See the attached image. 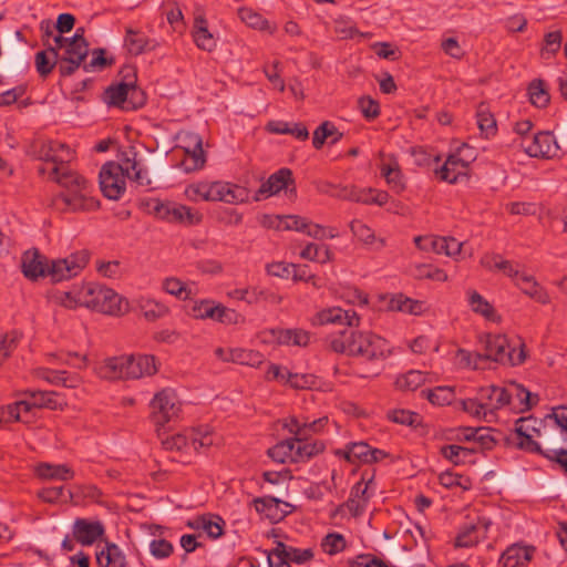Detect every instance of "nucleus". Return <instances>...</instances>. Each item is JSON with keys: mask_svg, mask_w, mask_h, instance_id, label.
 I'll list each match as a JSON object with an SVG mask.
<instances>
[{"mask_svg": "<svg viewBox=\"0 0 567 567\" xmlns=\"http://www.w3.org/2000/svg\"><path fill=\"white\" fill-rule=\"evenodd\" d=\"M312 323L319 326L339 323L349 327L329 338V348L337 353L361 358L369 362L385 360L392 353L389 342L382 337L370 331L353 329L360 324V317L354 310H344L340 307L323 309L313 317Z\"/></svg>", "mask_w": 567, "mask_h": 567, "instance_id": "1", "label": "nucleus"}, {"mask_svg": "<svg viewBox=\"0 0 567 567\" xmlns=\"http://www.w3.org/2000/svg\"><path fill=\"white\" fill-rule=\"evenodd\" d=\"M134 147L123 153L122 163L107 162L100 171V187L105 197L117 200L125 192L128 177L141 186H150L148 172L141 167Z\"/></svg>", "mask_w": 567, "mask_h": 567, "instance_id": "2", "label": "nucleus"}, {"mask_svg": "<svg viewBox=\"0 0 567 567\" xmlns=\"http://www.w3.org/2000/svg\"><path fill=\"white\" fill-rule=\"evenodd\" d=\"M62 303L68 308L83 306L106 315H118L123 310V299L118 293L93 282L65 292Z\"/></svg>", "mask_w": 567, "mask_h": 567, "instance_id": "3", "label": "nucleus"}, {"mask_svg": "<svg viewBox=\"0 0 567 567\" xmlns=\"http://www.w3.org/2000/svg\"><path fill=\"white\" fill-rule=\"evenodd\" d=\"M55 182L65 190L59 195L72 212H91L99 208V200L91 197L86 179L65 165H55L52 171Z\"/></svg>", "mask_w": 567, "mask_h": 567, "instance_id": "4", "label": "nucleus"}, {"mask_svg": "<svg viewBox=\"0 0 567 567\" xmlns=\"http://www.w3.org/2000/svg\"><path fill=\"white\" fill-rule=\"evenodd\" d=\"M484 360H493L503 365H519L526 360L525 343L520 338H508L505 334H487L485 337Z\"/></svg>", "mask_w": 567, "mask_h": 567, "instance_id": "5", "label": "nucleus"}, {"mask_svg": "<svg viewBox=\"0 0 567 567\" xmlns=\"http://www.w3.org/2000/svg\"><path fill=\"white\" fill-rule=\"evenodd\" d=\"M150 408L152 421L158 426H164L178 416L181 402L175 391L166 388L155 393Z\"/></svg>", "mask_w": 567, "mask_h": 567, "instance_id": "6", "label": "nucleus"}, {"mask_svg": "<svg viewBox=\"0 0 567 567\" xmlns=\"http://www.w3.org/2000/svg\"><path fill=\"white\" fill-rule=\"evenodd\" d=\"M59 401V395L53 391H27L24 399L17 401L13 405L7 408L8 420L20 421L19 410L24 406L25 411H31L33 408H47L56 410L62 406Z\"/></svg>", "mask_w": 567, "mask_h": 567, "instance_id": "7", "label": "nucleus"}, {"mask_svg": "<svg viewBox=\"0 0 567 567\" xmlns=\"http://www.w3.org/2000/svg\"><path fill=\"white\" fill-rule=\"evenodd\" d=\"M537 421L532 417H520L515 423V433L519 449L538 453L544 447L545 437H551L546 431L542 432L535 426Z\"/></svg>", "mask_w": 567, "mask_h": 567, "instance_id": "8", "label": "nucleus"}, {"mask_svg": "<svg viewBox=\"0 0 567 567\" xmlns=\"http://www.w3.org/2000/svg\"><path fill=\"white\" fill-rule=\"evenodd\" d=\"M89 53V43L78 38H70L59 56V72L62 76L73 74L85 60Z\"/></svg>", "mask_w": 567, "mask_h": 567, "instance_id": "9", "label": "nucleus"}, {"mask_svg": "<svg viewBox=\"0 0 567 567\" xmlns=\"http://www.w3.org/2000/svg\"><path fill=\"white\" fill-rule=\"evenodd\" d=\"M519 146L530 157L551 158L558 155L559 145L553 133L545 131L538 132L532 138H524Z\"/></svg>", "mask_w": 567, "mask_h": 567, "instance_id": "10", "label": "nucleus"}, {"mask_svg": "<svg viewBox=\"0 0 567 567\" xmlns=\"http://www.w3.org/2000/svg\"><path fill=\"white\" fill-rule=\"evenodd\" d=\"M193 316L197 319H213L226 324L238 322L240 315L220 303L212 300H202L193 307Z\"/></svg>", "mask_w": 567, "mask_h": 567, "instance_id": "11", "label": "nucleus"}, {"mask_svg": "<svg viewBox=\"0 0 567 567\" xmlns=\"http://www.w3.org/2000/svg\"><path fill=\"white\" fill-rule=\"evenodd\" d=\"M138 95L133 102L134 106H143L145 103L144 93L137 89L133 83H118L117 85L109 86L104 92V100L107 104L118 106L123 110H130L127 104L128 95Z\"/></svg>", "mask_w": 567, "mask_h": 567, "instance_id": "12", "label": "nucleus"}, {"mask_svg": "<svg viewBox=\"0 0 567 567\" xmlns=\"http://www.w3.org/2000/svg\"><path fill=\"white\" fill-rule=\"evenodd\" d=\"M290 184H293L292 172L289 168H280L260 185L252 199L259 202L275 196Z\"/></svg>", "mask_w": 567, "mask_h": 567, "instance_id": "13", "label": "nucleus"}, {"mask_svg": "<svg viewBox=\"0 0 567 567\" xmlns=\"http://www.w3.org/2000/svg\"><path fill=\"white\" fill-rule=\"evenodd\" d=\"M104 533V525L100 520L76 518L73 523V537L84 546L94 544Z\"/></svg>", "mask_w": 567, "mask_h": 567, "instance_id": "14", "label": "nucleus"}, {"mask_svg": "<svg viewBox=\"0 0 567 567\" xmlns=\"http://www.w3.org/2000/svg\"><path fill=\"white\" fill-rule=\"evenodd\" d=\"M215 202H224L229 205L248 203L250 192L247 187L229 183L215 182Z\"/></svg>", "mask_w": 567, "mask_h": 567, "instance_id": "15", "label": "nucleus"}, {"mask_svg": "<svg viewBox=\"0 0 567 567\" xmlns=\"http://www.w3.org/2000/svg\"><path fill=\"white\" fill-rule=\"evenodd\" d=\"M489 522L485 518H477L476 522L464 525L455 538L456 547H472L486 537Z\"/></svg>", "mask_w": 567, "mask_h": 567, "instance_id": "16", "label": "nucleus"}, {"mask_svg": "<svg viewBox=\"0 0 567 567\" xmlns=\"http://www.w3.org/2000/svg\"><path fill=\"white\" fill-rule=\"evenodd\" d=\"M126 375L128 379H141L154 375L157 372L156 359L151 354L126 355Z\"/></svg>", "mask_w": 567, "mask_h": 567, "instance_id": "17", "label": "nucleus"}, {"mask_svg": "<svg viewBox=\"0 0 567 567\" xmlns=\"http://www.w3.org/2000/svg\"><path fill=\"white\" fill-rule=\"evenodd\" d=\"M186 526L206 533L210 539H218L224 534L225 520L214 514H204L189 519Z\"/></svg>", "mask_w": 567, "mask_h": 567, "instance_id": "18", "label": "nucleus"}, {"mask_svg": "<svg viewBox=\"0 0 567 567\" xmlns=\"http://www.w3.org/2000/svg\"><path fill=\"white\" fill-rule=\"evenodd\" d=\"M124 45L132 55L154 51L159 47L156 39H151L137 30L127 29L124 39Z\"/></svg>", "mask_w": 567, "mask_h": 567, "instance_id": "19", "label": "nucleus"}, {"mask_svg": "<svg viewBox=\"0 0 567 567\" xmlns=\"http://www.w3.org/2000/svg\"><path fill=\"white\" fill-rule=\"evenodd\" d=\"M126 355L107 358L96 367V374L105 380L128 379L126 375Z\"/></svg>", "mask_w": 567, "mask_h": 567, "instance_id": "20", "label": "nucleus"}, {"mask_svg": "<svg viewBox=\"0 0 567 567\" xmlns=\"http://www.w3.org/2000/svg\"><path fill=\"white\" fill-rule=\"evenodd\" d=\"M207 20L202 13L195 16L192 35L195 44L204 51L212 52L216 49L217 42L208 30Z\"/></svg>", "mask_w": 567, "mask_h": 567, "instance_id": "21", "label": "nucleus"}, {"mask_svg": "<svg viewBox=\"0 0 567 567\" xmlns=\"http://www.w3.org/2000/svg\"><path fill=\"white\" fill-rule=\"evenodd\" d=\"M533 554L532 547L512 545L501 556L499 567H527Z\"/></svg>", "mask_w": 567, "mask_h": 567, "instance_id": "22", "label": "nucleus"}, {"mask_svg": "<svg viewBox=\"0 0 567 567\" xmlns=\"http://www.w3.org/2000/svg\"><path fill=\"white\" fill-rule=\"evenodd\" d=\"M538 454L558 464L567 474V444L563 443L559 439L546 436L544 447Z\"/></svg>", "mask_w": 567, "mask_h": 567, "instance_id": "23", "label": "nucleus"}, {"mask_svg": "<svg viewBox=\"0 0 567 567\" xmlns=\"http://www.w3.org/2000/svg\"><path fill=\"white\" fill-rule=\"evenodd\" d=\"M49 264L38 251H27L22 257V272L27 278L48 276Z\"/></svg>", "mask_w": 567, "mask_h": 567, "instance_id": "24", "label": "nucleus"}, {"mask_svg": "<svg viewBox=\"0 0 567 567\" xmlns=\"http://www.w3.org/2000/svg\"><path fill=\"white\" fill-rule=\"evenodd\" d=\"M388 308L392 311H401L414 316H420L429 310L425 301L414 300L402 293L391 297Z\"/></svg>", "mask_w": 567, "mask_h": 567, "instance_id": "25", "label": "nucleus"}, {"mask_svg": "<svg viewBox=\"0 0 567 567\" xmlns=\"http://www.w3.org/2000/svg\"><path fill=\"white\" fill-rule=\"evenodd\" d=\"M189 144L185 146L186 158L184 161L186 171H196L204 166L205 156L203 151L202 138L197 134L188 135Z\"/></svg>", "mask_w": 567, "mask_h": 567, "instance_id": "26", "label": "nucleus"}, {"mask_svg": "<svg viewBox=\"0 0 567 567\" xmlns=\"http://www.w3.org/2000/svg\"><path fill=\"white\" fill-rule=\"evenodd\" d=\"M515 285L535 301L547 305L550 301L547 291L536 281V279L527 274H522L515 281Z\"/></svg>", "mask_w": 567, "mask_h": 567, "instance_id": "27", "label": "nucleus"}, {"mask_svg": "<svg viewBox=\"0 0 567 567\" xmlns=\"http://www.w3.org/2000/svg\"><path fill=\"white\" fill-rule=\"evenodd\" d=\"M478 395L487 413H493L495 410L507 405L506 391L502 386L481 388Z\"/></svg>", "mask_w": 567, "mask_h": 567, "instance_id": "28", "label": "nucleus"}, {"mask_svg": "<svg viewBox=\"0 0 567 567\" xmlns=\"http://www.w3.org/2000/svg\"><path fill=\"white\" fill-rule=\"evenodd\" d=\"M35 473L42 480L70 481L74 477V471L66 464L41 463Z\"/></svg>", "mask_w": 567, "mask_h": 567, "instance_id": "29", "label": "nucleus"}, {"mask_svg": "<svg viewBox=\"0 0 567 567\" xmlns=\"http://www.w3.org/2000/svg\"><path fill=\"white\" fill-rule=\"evenodd\" d=\"M467 167L458 161L454 154H451L445 163L436 171L440 179L447 183H456L461 176L466 175Z\"/></svg>", "mask_w": 567, "mask_h": 567, "instance_id": "30", "label": "nucleus"}, {"mask_svg": "<svg viewBox=\"0 0 567 567\" xmlns=\"http://www.w3.org/2000/svg\"><path fill=\"white\" fill-rule=\"evenodd\" d=\"M223 361L234 362L249 367H258L264 362V355L255 350L235 348L228 349V355L223 357Z\"/></svg>", "mask_w": 567, "mask_h": 567, "instance_id": "31", "label": "nucleus"}, {"mask_svg": "<svg viewBox=\"0 0 567 567\" xmlns=\"http://www.w3.org/2000/svg\"><path fill=\"white\" fill-rule=\"evenodd\" d=\"M323 450L324 444L321 441H309V437L298 440L295 444V463L307 462Z\"/></svg>", "mask_w": 567, "mask_h": 567, "instance_id": "32", "label": "nucleus"}, {"mask_svg": "<svg viewBox=\"0 0 567 567\" xmlns=\"http://www.w3.org/2000/svg\"><path fill=\"white\" fill-rule=\"evenodd\" d=\"M276 341L280 344L305 347L309 342V333L301 329H278L271 331Z\"/></svg>", "mask_w": 567, "mask_h": 567, "instance_id": "33", "label": "nucleus"}, {"mask_svg": "<svg viewBox=\"0 0 567 567\" xmlns=\"http://www.w3.org/2000/svg\"><path fill=\"white\" fill-rule=\"evenodd\" d=\"M504 389L506 391L507 404L517 402L518 408L522 411L528 410L533 406L532 393L523 385L516 382H511Z\"/></svg>", "mask_w": 567, "mask_h": 567, "instance_id": "34", "label": "nucleus"}, {"mask_svg": "<svg viewBox=\"0 0 567 567\" xmlns=\"http://www.w3.org/2000/svg\"><path fill=\"white\" fill-rule=\"evenodd\" d=\"M215 182H198L185 188V196L192 202H215Z\"/></svg>", "mask_w": 567, "mask_h": 567, "instance_id": "35", "label": "nucleus"}, {"mask_svg": "<svg viewBox=\"0 0 567 567\" xmlns=\"http://www.w3.org/2000/svg\"><path fill=\"white\" fill-rule=\"evenodd\" d=\"M481 265L488 269L502 270L506 276L513 278L515 281L522 275L517 267L509 260L502 259L498 255H485L481 259Z\"/></svg>", "mask_w": 567, "mask_h": 567, "instance_id": "36", "label": "nucleus"}, {"mask_svg": "<svg viewBox=\"0 0 567 567\" xmlns=\"http://www.w3.org/2000/svg\"><path fill=\"white\" fill-rule=\"evenodd\" d=\"M276 556H284L289 563L293 561L297 564H303L313 557V553L310 548L299 549L292 546H287L282 542H278L274 548Z\"/></svg>", "mask_w": 567, "mask_h": 567, "instance_id": "37", "label": "nucleus"}, {"mask_svg": "<svg viewBox=\"0 0 567 567\" xmlns=\"http://www.w3.org/2000/svg\"><path fill=\"white\" fill-rule=\"evenodd\" d=\"M342 136L343 133L339 132L334 124L326 121L313 132L312 145L315 148L320 150L327 138L331 137L330 143L336 144L342 138Z\"/></svg>", "mask_w": 567, "mask_h": 567, "instance_id": "38", "label": "nucleus"}, {"mask_svg": "<svg viewBox=\"0 0 567 567\" xmlns=\"http://www.w3.org/2000/svg\"><path fill=\"white\" fill-rule=\"evenodd\" d=\"M60 53L55 51V48H48L44 51H40L35 54V68L38 73L42 78H47L54 66L59 65Z\"/></svg>", "mask_w": 567, "mask_h": 567, "instance_id": "39", "label": "nucleus"}, {"mask_svg": "<svg viewBox=\"0 0 567 567\" xmlns=\"http://www.w3.org/2000/svg\"><path fill=\"white\" fill-rule=\"evenodd\" d=\"M100 567H126L125 556L116 545H107L96 555Z\"/></svg>", "mask_w": 567, "mask_h": 567, "instance_id": "40", "label": "nucleus"}, {"mask_svg": "<svg viewBox=\"0 0 567 567\" xmlns=\"http://www.w3.org/2000/svg\"><path fill=\"white\" fill-rule=\"evenodd\" d=\"M101 496L102 492L95 485L90 484L76 485L74 489L68 491V498L74 505H78L85 499L99 503Z\"/></svg>", "mask_w": 567, "mask_h": 567, "instance_id": "41", "label": "nucleus"}, {"mask_svg": "<svg viewBox=\"0 0 567 567\" xmlns=\"http://www.w3.org/2000/svg\"><path fill=\"white\" fill-rule=\"evenodd\" d=\"M300 257L306 260L327 264L332 260L333 254L328 246L309 243L300 251Z\"/></svg>", "mask_w": 567, "mask_h": 567, "instance_id": "42", "label": "nucleus"}, {"mask_svg": "<svg viewBox=\"0 0 567 567\" xmlns=\"http://www.w3.org/2000/svg\"><path fill=\"white\" fill-rule=\"evenodd\" d=\"M90 254L87 250H80L69 255L65 258H60V265L71 274L72 277L78 276L87 265Z\"/></svg>", "mask_w": 567, "mask_h": 567, "instance_id": "43", "label": "nucleus"}, {"mask_svg": "<svg viewBox=\"0 0 567 567\" xmlns=\"http://www.w3.org/2000/svg\"><path fill=\"white\" fill-rule=\"evenodd\" d=\"M295 441L284 440L269 449L268 455L278 463H295Z\"/></svg>", "mask_w": 567, "mask_h": 567, "instance_id": "44", "label": "nucleus"}, {"mask_svg": "<svg viewBox=\"0 0 567 567\" xmlns=\"http://www.w3.org/2000/svg\"><path fill=\"white\" fill-rule=\"evenodd\" d=\"M48 151L44 153L45 159L59 165L71 161L72 151L66 144L60 142H50L47 145Z\"/></svg>", "mask_w": 567, "mask_h": 567, "instance_id": "45", "label": "nucleus"}, {"mask_svg": "<svg viewBox=\"0 0 567 567\" xmlns=\"http://www.w3.org/2000/svg\"><path fill=\"white\" fill-rule=\"evenodd\" d=\"M426 381V374L419 370H411L405 374L400 375L395 384L398 389L403 391H415Z\"/></svg>", "mask_w": 567, "mask_h": 567, "instance_id": "46", "label": "nucleus"}, {"mask_svg": "<svg viewBox=\"0 0 567 567\" xmlns=\"http://www.w3.org/2000/svg\"><path fill=\"white\" fill-rule=\"evenodd\" d=\"M265 219L277 221L276 229L278 230H297L305 231L307 227V219L300 216H269L265 215Z\"/></svg>", "mask_w": 567, "mask_h": 567, "instance_id": "47", "label": "nucleus"}, {"mask_svg": "<svg viewBox=\"0 0 567 567\" xmlns=\"http://www.w3.org/2000/svg\"><path fill=\"white\" fill-rule=\"evenodd\" d=\"M528 95L530 103L539 109L546 107L550 100L545 82L542 80H534L529 84Z\"/></svg>", "mask_w": 567, "mask_h": 567, "instance_id": "48", "label": "nucleus"}, {"mask_svg": "<svg viewBox=\"0 0 567 567\" xmlns=\"http://www.w3.org/2000/svg\"><path fill=\"white\" fill-rule=\"evenodd\" d=\"M468 305L471 309L486 319H492L494 316L493 306L476 290H468Z\"/></svg>", "mask_w": 567, "mask_h": 567, "instance_id": "49", "label": "nucleus"}, {"mask_svg": "<svg viewBox=\"0 0 567 567\" xmlns=\"http://www.w3.org/2000/svg\"><path fill=\"white\" fill-rule=\"evenodd\" d=\"M442 455L454 464L464 463L466 457L476 453L475 447H463L460 445L451 444L441 449Z\"/></svg>", "mask_w": 567, "mask_h": 567, "instance_id": "50", "label": "nucleus"}, {"mask_svg": "<svg viewBox=\"0 0 567 567\" xmlns=\"http://www.w3.org/2000/svg\"><path fill=\"white\" fill-rule=\"evenodd\" d=\"M162 287L167 293L181 300H187L190 298V289L178 278L169 277L164 279Z\"/></svg>", "mask_w": 567, "mask_h": 567, "instance_id": "51", "label": "nucleus"}, {"mask_svg": "<svg viewBox=\"0 0 567 567\" xmlns=\"http://www.w3.org/2000/svg\"><path fill=\"white\" fill-rule=\"evenodd\" d=\"M216 434L208 426H202L190 432L192 447L197 451L199 447H209L215 443Z\"/></svg>", "mask_w": 567, "mask_h": 567, "instance_id": "52", "label": "nucleus"}, {"mask_svg": "<svg viewBox=\"0 0 567 567\" xmlns=\"http://www.w3.org/2000/svg\"><path fill=\"white\" fill-rule=\"evenodd\" d=\"M371 455V447L364 442L352 443L344 452V457L352 463H369Z\"/></svg>", "mask_w": 567, "mask_h": 567, "instance_id": "53", "label": "nucleus"}, {"mask_svg": "<svg viewBox=\"0 0 567 567\" xmlns=\"http://www.w3.org/2000/svg\"><path fill=\"white\" fill-rule=\"evenodd\" d=\"M324 194H328L332 197L350 200L355 203H361L363 199L364 188H358L355 186H337L334 187V192L323 190Z\"/></svg>", "mask_w": 567, "mask_h": 567, "instance_id": "54", "label": "nucleus"}, {"mask_svg": "<svg viewBox=\"0 0 567 567\" xmlns=\"http://www.w3.org/2000/svg\"><path fill=\"white\" fill-rule=\"evenodd\" d=\"M477 125L486 137L496 133V121L486 106L481 105L477 110Z\"/></svg>", "mask_w": 567, "mask_h": 567, "instance_id": "55", "label": "nucleus"}, {"mask_svg": "<svg viewBox=\"0 0 567 567\" xmlns=\"http://www.w3.org/2000/svg\"><path fill=\"white\" fill-rule=\"evenodd\" d=\"M548 417L554 420L558 426V434L550 435L551 439H559L565 443V439H567V406H557L553 409V412Z\"/></svg>", "mask_w": 567, "mask_h": 567, "instance_id": "56", "label": "nucleus"}, {"mask_svg": "<svg viewBox=\"0 0 567 567\" xmlns=\"http://www.w3.org/2000/svg\"><path fill=\"white\" fill-rule=\"evenodd\" d=\"M143 316L148 321H155L168 313V308L155 300H146L142 306Z\"/></svg>", "mask_w": 567, "mask_h": 567, "instance_id": "57", "label": "nucleus"}, {"mask_svg": "<svg viewBox=\"0 0 567 567\" xmlns=\"http://www.w3.org/2000/svg\"><path fill=\"white\" fill-rule=\"evenodd\" d=\"M163 445L167 451H184L192 447L190 433H177L163 441Z\"/></svg>", "mask_w": 567, "mask_h": 567, "instance_id": "58", "label": "nucleus"}, {"mask_svg": "<svg viewBox=\"0 0 567 567\" xmlns=\"http://www.w3.org/2000/svg\"><path fill=\"white\" fill-rule=\"evenodd\" d=\"M349 226L353 236L357 237L363 244L371 245L374 241V231L363 221L359 219H353Z\"/></svg>", "mask_w": 567, "mask_h": 567, "instance_id": "59", "label": "nucleus"}, {"mask_svg": "<svg viewBox=\"0 0 567 567\" xmlns=\"http://www.w3.org/2000/svg\"><path fill=\"white\" fill-rule=\"evenodd\" d=\"M483 360V354L472 353L464 349H458L455 354V362L460 368L478 369L480 362Z\"/></svg>", "mask_w": 567, "mask_h": 567, "instance_id": "60", "label": "nucleus"}, {"mask_svg": "<svg viewBox=\"0 0 567 567\" xmlns=\"http://www.w3.org/2000/svg\"><path fill=\"white\" fill-rule=\"evenodd\" d=\"M382 175L385 177L388 184L392 187L393 190H395L396 193L403 190L404 184L402 183L401 172L396 164L383 165Z\"/></svg>", "mask_w": 567, "mask_h": 567, "instance_id": "61", "label": "nucleus"}, {"mask_svg": "<svg viewBox=\"0 0 567 567\" xmlns=\"http://www.w3.org/2000/svg\"><path fill=\"white\" fill-rule=\"evenodd\" d=\"M238 17L244 23L254 29H264L267 24L262 16L250 8L239 9Z\"/></svg>", "mask_w": 567, "mask_h": 567, "instance_id": "62", "label": "nucleus"}, {"mask_svg": "<svg viewBox=\"0 0 567 567\" xmlns=\"http://www.w3.org/2000/svg\"><path fill=\"white\" fill-rule=\"evenodd\" d=\"M453 398L454 391L447 386H437L434 390L427 391L429 401L436 405L450 404Z\"/></svg>", "mask_w": 567, "mask_h": 567, "instance_id": "63", "label": "nucleus"}, {"mask_svg": "<svg viewBox=\"0 0 567 567\" xmlns=\"http://www.w3.org/2000/svg\"><path fill=\"white\" fill-rule=\"evenodd\" d=\"M174 551V546L166 539L155 538L150 543V553L156 559L169 557Z\"/></svg>", "mask_w": 567, "mask_h": 567, "instance_id": "64", "label": "nucleus"}]
</instances>
